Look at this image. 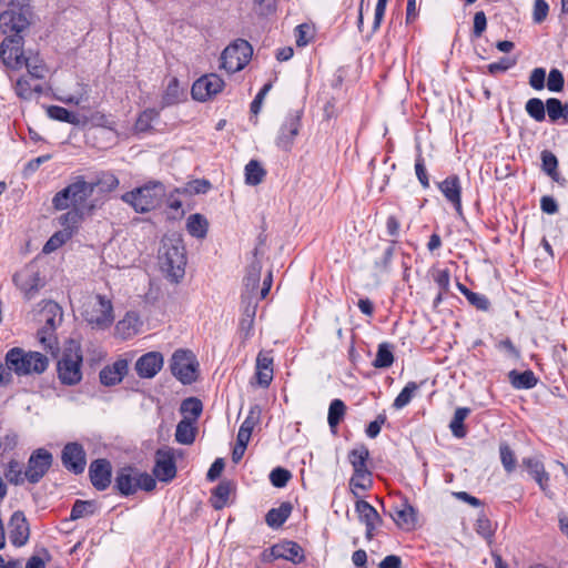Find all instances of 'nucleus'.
<instances>
[{
  "instance_id": "nucleus-1",
  "label": "nucleus",
  "mask_w": 568,
  "mask_h": 568,
  "mask_svg": "<svg viewBox=\"0 0 568 568\" xmlns=\"http://www.w3.org/2000/svg\"><path fill=\"white\" fill-rule=\"evenodd\" d=\"M161 271L172 283H179L185 274L186 254L182 239L165 236L159 250Z\"/></svg>"
},
{
  "instance_id": "nucleus-2",
  "label": "nucleus",
  "mask_w": 568,
  "mask_h": 568,
  "mask_svg": "<svg viewBox=\"0 0 568 568\" xmlns=\"http://www.w3.org/2000/svg\"><path fill=\"white\" fill-rule=\"evenodd\" d=\"M80 314L94 329H106L114 322L112 301L101 294L85 296Z\"/></svg>"
},
{
  "instance_id": "nucleus-3",
  "label": "nucleus",
  "mask_w": 568,
  "mask_h": 568,
  "mask_svg": "<svg viewBox=\"0 0 568 568\" xmlns=\"http://www.w3.org/2000/svg\"><path fill=\"white\" fill-rule=\"evenodd\" d=\"M6 365L18 376L41 374L48 365V357L39 352H26L23 348L13 347L4 357Z\"/></svg>"
},
{
  "instance_id": "nucleus-4",
  "label": "nucleus",
  "mask_w": 568,
  "mask_h": 568,
  "mask_svg": "<svg viewBox=\"0 0 568 568\" xmlns=\"http://www.w3.org/2000/svg\"><path fill=\"white\" fill-rule=\"evenodd\" d=\"M165 195V187L160 182H150L124 193L121 199L136 212L145 213L160 206Z\"/></svg>"
},
{
  "instance_id": "nucleus-5",
  "label": "nucleus",
  "mask_w": 568,
  "mask_h": 568,
  "mask_svg": "<svg viewBox=\"0 0 568 568\" xmlns=\"http://www.w3.org/2000/svg\"><path fill=\"white\" fill-rule=\"evenodd\" d=\"M30 0H11L0 13V30L3 34H20L30 24Z\"/></svg>"
},
{
  "instance_id": "nucleus-6",
  "label": "nucleus",
  "mask_w": 568,
  "mask_h": 568,
  "mask_svg": "<svg viewBox=\"0 0 568 568\" xmlns=\"http://www.w3.org/2000/svg\"><path fill=\"white\" fill-rule=\"evenodd\" d=\"M91 195L92 186L82 176H78L71 184L53 196L52 204L59 211L69 207L79 210Z\"/></svg>"
},
{
  "instance_id": "nucleus-7",
  "label": "nucleus",
  "mask_w": 568,
  "mask_h": 568,
  "mask_svg": "<svg viewBox=\"0 0 568 568\" xmlns=\"http://www.w3.org/2000/svg\"><path fill=\"white\" fill-rule=\"evenodd\" d=\"M62 315V308L58 303L48 301L43 304L41 317L44 321V325L39 329L38 336L43 347L50 352H54L58 347L54 331L61 324Z\"/></svg>"
},
{
  "instance_id": "nucleus-8",
  "label": "nucleus",
  "mask_w": 568,
  "mask_h": 568,
  "mask_svg": "<svg viewBox=\"0 0 568 568\" xmlns=\"http://www.w3.org/2000/svg\"><path fill=\"white\" fill-rule=\"evenodd\" d=\"M253 50L251 44L239 39L227 45L221 54V68L227 73H235L244 69L251 60Z\"/></svg>"
},
{
  "instance_id": "nucleus-9",
  "label": "nucleus",
  "mask_w": 568,
  "mask_h": 568,
  "mask_svg": "<svg viewBox=\"0 0 568 568\" xmlns=\"http://www.w3.org/2000/svg\"><path fill=\"white\" fill-rule=\"evenodd\" d=\"M170 369L182 384L190 385L197 378L199 363L191 351L178 349L171 357Z\"/></svg>"
},
{
  "instance_id": "nucleus-10",
  "label": "nucleus",
  "mask_w": 568,
  "mask_h": 568,
  "mask_svg": "<svg viewBox=\"0 0 568 568\" xmlns=\"http://www.w3.org/2000/svg\"><path fill=\"white\" fill-rule=\"evenodd\" d=\"M82 353L80 347H70L58 362V377L64 385H77L82 379Z\"/></svg>"
},
{
  "instance_id": "nucleus-11",
  "label": "nucleus",
  "mask_w": 568,
  "mask_h": 568,
  "mask_svg": "<svg viewBox=\"0 0 568 568\" xmlns=\"http://www.w3.org/2000/svg\"><path fill=\"white\" fill-rule=\"evenodd\" d=\"M23 38L20 34L7 36L0 44V60L11 70H20L24 62Z\"/></svg>"
},
{
  "instance_id": "nucleus-12",
  "label": "nucleus",
  "mask_w": 568,
  "mask_h": 568,
  "mask_svg": "<svg viewBox=\"0 0 568 568\" xmlns=\"http://www.w3.org/2000/svg\"><path fill=\"white\" fill-rule=\"evenodd\" d=\"M52 454L44 448L34 450L29 457L24 477L31 484H37L48 473L52 465Z\"/></svg>"
},
{
  "instance_id": "nucleus-13",
  "label": "nucleus",
  "mask_w": 568,
  "mask_h": 568,
  "mask_svg": "<svg viewBox=\"0 0 568 568\" xmlns=\"http://www.w3.org/2000/svg\"><path fill=\"white\" fill-rule=\"evenodd\" d=\"M13 282L27 300H32L43 286L40 273L33 266H27L16 273Z\"/></svg>"
},
{
  "instance_id": "nucleus-14",
  "label": "nucleus",
  "mask_w": 568,
  "mask_h": 568,
  "mask_svg": "<svg viewBox=\"0 0 568 568\" xmlns=\"http://www.w3.org/2000/svg\"><path fill=\"white\" fill-rule=\"evenodd\" d=\"M224 88V81L220 75L210 73L197 79L192 85V97L197 101H206L220 93Z\"/></svg>"
},
{
  "instance_id": "nucleus-15",
  "label": "nucleus",
  "mask_w": 568,
  "mask_h": 568,
  "mask_svg": "<svg viewBox=\"0 0 568 568\" xmlns=\"http://www.w3.org/2000/svg\"><path fill=\"white\" fill-rule=\"evenodd\" d=\"M153 474L160 481H170L176 475L174 456L170 449H158L155 453V464Z\"/></svg>"
},
{
  "instance_id": "nucleus-16",
  "label": "nucleus",
  "mask_w": 568,
  "mask_h": 568,
  "mask_svg": "<svg viewBox=\"0 0 568 568\" xmlns=\"http://www.w3.org/2000/svg\"><path fill=\"white\" fill-rule=\"evenodd\" d=\"M62 464L63 466L74 473L81 474L84 471L87 459L83 447L78 443H69L62 450Z\"/></svg>"
},
{
  "instance_id": "nucleus-17",
  "label": "nucleus",
  "mask_w": 568,
  "mask_h": 568,
  "mask_svg": "<svg viewBox=\"0 0 568 568\" xmlns=\"http://www.w3.org/2000/svg\"><path fill=\"white\" fill-rule=\"evenodd\" d=\"M301 116L297 112L290 113L283 122L277 139L276 145L284 151L291 150L294 139L300 132Z\"/></svg>"
},
{
  "instance_id": "nucleus-18",
  "label": "nucleus",
  "mask_w": 568,
  "mask_h": 568,
  "mask_svg": "<svg viewBox=\"0 0 568 568\" xmlns=\"http://www.w3.org/2000/svg\"><path fill=\"white\" fill-rule=\"evenodd\" d=\"M29 525L26 516L21 511H16L12 514L9 523V538L10 541L17 546L21 547L27 544L29 539Z\"/></svg>"
},
{
  "instance_id": "nucleus-19",
  "label": "nucleus",
  "mask_w": 568,
  "mask_h": 568,
  "mask_svg": "<svg viewBox=\"0 0 568 568\" xmlns=\"http://www.w3.org/2000/svg\"><path fill=\"white\" fill-rule=\"evenodd\" d=\"M163 366V356L159 352L142 355L135 363V371L142 378L154 377Z\"/></svg>"
},
{
  "instance_id": "nucleus-20",
  "label": "nucleus",
  "mask_w": 568,
  "mask_h": 568,
  "mask_svg": "<svg viewBox=\"0 0 568 568\" xmlns=\"http://www.w3.org/2000/svg\"><path fill=\"white\" fill-rule=\"evenodd\" d=\"M111 464L106 459L93 460L89 468L91 483L98 490H104L111 484Z\"/></svg>"
},
{
  "instance_id": "nucleus-21",
  "label": "nucleus",
  "mask_w": 568,
  "mask_h": 568,
  "mask_svg": "<svg viewBox=\"0 0 568 568\" xmlns=\"http://www.w3.org/2000/svg\"><path fill=\"white\" fill-rule=\"evenodd\" d=\"M438 189L445 199L452 203L458 214L462 213V185L457 175H449L438 183Z\"/></svg>"
},
{
  "instance_id": "nucleus-22",
  "label": "nucleus",
  "mask_w": 568,
  "mask_h": 568,
  "mask_svg": "<svg viewBox=\"0 0 568 568\" xmlns=\"http://www.w3.org/2000/svg\"><path fill=\"white\" fill-rule=\"evenodd\" d=\"M114 488L123 496L136 493V469L133 467L121 468L115 476Z\"/></svg>"
},
{
  "instance_id": "nucleus-23",
  "label": "nucleus",
  "mask_w": 568,
  "mask_h": 568,
  "mask_svg": "<svg viewBox=\"0 0 568 568\" xmlns=\"http://www.w3.org/2000/svg\"><path fill=\"white\" fill-rule=\"evenodd\" d=\"M128 373V362L118 359L112 365H108L100 372V382L105 386L119 384Z\"/></svg>"
},
{
  "instance_id": "nucleus-24",
  "label": "nucleus",
  "mask_w": 568,
  "mask_h": 568,
  "mask_svg": "<svg viewBox=\"0 0 568 568\" xmlns=\"http://www.w3.org/2000/svg\"><path fill=\"white\" fill-rule=\"evenodd\" d=\"M274 558H282L292 562H301L304 559L302 547L295 541H283L271 549Z\"/></svg>"
},
{
  "instance_id": "nucleus-25",
  "label": "nucleus",
  "mask_w": 568,
  "mask_h": 568,
  "mask_svg": "<svg viewBox=\"0 0 568 568\" xmlns=\"http://www.w3.org/2000/svg\"><path fill=\"white\" fill-rule=\"evenodd\" d=\"M394 521L398 527L402 528H413L416 524V511L412 505L407 503V500H402L398 505H396L390 513Z\"/></svg>"
},
{
  "instance_id": "nucleus-26",
  "label": "nucleus",
  "mask_w": 568,
  "mask_h": 568,
  "mask_svg": "<svg viewBox=\"0 0 568 568\" xmlns=\"http://www.w3.org/2000/svg\"><path fill=\"white\" fill-rule=\"evenodd\" d=\"M523 466L526 467L540 489L546 493L548 490L549 475L545 470L544 464L538 458L528 457L523 459Z\"/></svg>"
},
{
  "instance_id": "nucleus-27",
  "label": "nucleus",
  "mask_w": 568,
  "mask_h": 568,
  "mask_svg": "<svg viewBox=\"0 0 568 568\" xmlns=\"http://www.w3.org/2000/svg\"><path fill=\"white\" fill-rule=\"evenodd\" d=\"M139 316L133 312H129L121 321L116 323L115 334L120 336L122 339H126L139 332Z\"/></svg>"
},
{
  "instance_id": "nucleus-28",
  "label": "nucleus",
  "mask_w": 568,
  "mask_h": 568,
  "mask_svg": "<svg viewBox=\"0 0 568 568\" xmlns=\"http://www.w3.org/2000/svg\"><path fill=\"white\" fill-rule=\"evenodd\" d=\"M292 513V505L290 503H282L280 507L272 508L265 516V521L271 528H280L290 517Z\"/></svg>"
},
{
  "instance_id": "nucleus-29",
  "label": "nucleus",
  "mask_w": 568,
  "mask_h": 568,
  "mask_svg": "<svg viewBox=\"0 0 568 568\" xmlns=\"http://www.w3.org/2000/svg\"><path fill=\"white\" fill-rule=\"evenodd\" d=\"M16 94L23 100H31L34 94L43 92L41 84H33L26 75L20 77L14 84Z\"/></svg>"
},
{
  "instance_id": "nucleus-30",
  "label": "nucleus",
  "mask_w": 568,
  "mask_h": 568,
  "mask_svg": "<svg viewBox=\"0 0 568 568\" xmlns=\"http://www.w3.org/2000/svg\"><path fill=\"white\" fill-rule=\"evenodd\" d=\"M209 222L199 213L191 214L186 220V230L193 237L204 239L207 234Z\"/></svg>"
},
{
  "instance_id": "nucleus-31",
  "label": "nucleus",
  "mask_w": 568,
  "mask_h": 568,
  "mask_svg": "<svg viewBox=\"0 0 568 568\" xmlns=\"http://www.w3.org/2000/svg\"><path fill=\"white\" fill-rule=\"evenodd\" d=\"M23 67L27 68L29 77L33 80L44 79L48 73L47 65L38 54L26 57Z\"/></svg>"
},
{
  "instance_id": "nucleus-32",
  "label": "nucleus",
  "mask_w": 568,
  "mask_h": 568,
  "mask_svg": "<svg viewBox=\"0 0 568 568\" xmlns=\"http://www.w3.org/2000/svg\"><path fill=\"white\" fill-rule=\"evenodd\" d=\"M189 416H185L176 426L175 440L182 445H190L195 439V427Z\"/></svg>"
},
{
  "instance_id": "nucleus-33",
  "label": "nucleus",
  "mask_w": 568,
  "mask_h": 568,
  "mask_svg": "<svg viewBox=\"0 0 568 568\" xmlns=\"http://www.w3.org/2000/svg\"><path fill=\"white\" fill-rule=\"evenodd\" d=\"M509 381L511 385L517 389H530L535 387L538 382L537 377L531 371H525L521 373L511 371L509 373Z\"/></svg>"
},
{
  "instance_id": "nucleus-34",
  "label": "nucleus",
  "mask_w": 568,
  "mask_h": 568,
  "mask_svg": "<svg viewBox=\"0 0 568 568\" xmlns=\"http://www.w3.org/2000/svg\"><path fill=\"white\" fill-rule=\"evenodd\" d=\"M88 184L92 186V193L95 189L100 192L108 193L118 187L119 180L113 173L102 172L94 181L88 182Z\"/></svg>"
},
{
  "instance_id": "nucleus-35",
  "label": "nucleus",
  "mask_w": 568,
  "mask_h": 568,
  "mask_svg": "<svg viewBox=\"0 0 568 568\" xmlns=\"http://www.w3.org/2000/svg\"><path fill=\"white\" fill-rule=\"evenodd\" d=\"M470 414V409L467 407H458L449 423V429L456 438H464L467 434L464 426L465 419Z\"/></svg>"
},
{
  "instance_id": "nucleus-36",
  "label": "nucleus",
  "mask_w": 568,
  "mask_h": 568,
  "mask_svg": "<svg viewBox=\"0 0 568 568\" xmlns=\"http://www.w3.org/2000/svg\"><path fill=\"white\" fill-rule=\"evenodd\" d=\"M245 183L247 185L255 186L263 182L266 171L263 169L261 163L256 160H251L244 169Z\"/></svg>"
},
{
  "instance_id": "nucleus-37",
  "label": "nucleus",
  "mask_w": 568,
  "mask_h": 568,
  "mask_svg": "<svg viewBox=\"0 0 568 568\" xmlns=\"http://www.w3.org/2000/svg\"><path fill=\"white\" fill-rule=\"evenodd\" d=\"M47 114L50 119L55 121L65 122L73 125H79L81 123L78 114L70 112L63 106L51 105L47 109Z\"/></svg>"
},
{
  "instance_id": "nucleus-38",
  "label": "nucleus",
  "mask_w": 568,
  "mask_h": 568,
  "mask_svg": "<svg viewBox=\"0 0 568 568\" xmlns=\"http://www.w3.org/2000/svg\"><path fill=\"white\" fill-rule=\"evenodd\" d=\"M497 529V524H494L484 513L479 514L475 523L476 532L484 539L491 544Z\"/></svg>"
},
{
  "instance_id": "nucleus-39",
  "label": "nucleus",
  "mask_w": 568,
  "mask_h": 568,
  "mask_svg": "<svg viewBox=\"0 0 568 568\" xmlns=\"http://www.w3.org/2000/svg\"><path fill=\"white\" fill-rule=\"evenodd\" d=\"M546 111L552 122H556L561 118L568 121V103L562 104L559 99H548L546 101Z\"/></svg>"
},
{
  "instance_id": "nucleus-40",
  "label": "nucleus",
  "mask_w": 568,
  "mask_h": 568,
  "mask_svg": "<svg viewBox=\"0 0 568 568\" xmlns=\"http://www.w3.org/2000/svg\"><path fill=\"white\" fill-rule=\"evenodd\" d=\"M373 485L372 473L369 470L354 473L349 479V489L355 497H358L357 489H369Z\"/></svg>"
},
{
  "instance_id": "nucleus-41",
  "label": "nucleus",
  "mask_w": 568,
  "mask_h": 568,
  "mask_svg": "<svg viewBox=\"0 0 568 568\" xmlns=\"http://www.w3.org/2000/svg\"><path fill=\"white\" fill-rule=\"evenodd\" d=\"M368 457L369 452L365 446H361L351 450L348 454V459L354 473L368 470L366 465Z\"/></svg>"
},
{
  "instance_id": "nucleus-42",
  "label": "nucleus",
  "mask_w": 568,
  "mask_h": 568,
  "mask_svg": "<svg viewBox=\"0 0 568 568\" xmlns=\"http://www.w3.org/2000/svg\"><path fill=\"white\" fill-rule=\"evenodd\" d=\"M72 236L70 227L55 232L44 244L42 252L50 254L61 247Z\"/></svg>"
},
{
  "instance_id": "nucleus-43",
  "label": "nucleus",
  "mask_w": 568,
  "mask_h": 568,
  "mask_svg": "<svg viewBox=\"0 0 568 568\" xmlns=\"http://www.w3.org/2000/svg\"><path fill=\"white\" fill-rule=\"evenodd\" d=\"M346 406L342 399L335 398L331 402L328 407L327 422L332 429L336 428L337 425L344 418Z\"/></svg>"
},
{
  "instance_id": "nucleus-44",
  "label": "nucleus",
  "mask_w": 568,
  "mask_h": 568,
  "mask_svg": "<svg viewBox=\"0 0 568 568\" xmlns=\"http://www.w3.org/2000/svg\"><path fill=\"white\" fill-rule=\"evenodd\" d=\"M355 510L364 524L378 523L381 520L376 509L365 500H357Z\"/></svg>"
},
{
  "instance_id": "nucleus-45",
  "label": "nucleus",
  "mask_w": 568,
  "mask_h": 568,
  "mask_svg": "<svg viewBox=\"0 0 568 568\" xmlns=\"http://www.w3.org/2000/svg\"><path fill=\"white\" fill-rule=\"evenodd\" d=\"M394 363V355L392 352V346L387 343H382L378 345L376 357L373 362V366L376 368H387L392 366Z\"/></svg>"
},
{
  "instance_id": "nucleus-46",
  "label": "nucleus",
  "mask_w": 568,
  "mask_h": 568,
  "mask_svg": "<svg viewBox=\"0 0 568 568\" xmlns=\"http://www.w3.org/2000/svg\"><path fill=\"white\" fill-rule=\"evenodd\" d=\"M97 505L91 500H77L72 507L70 518L72 520H77L80 518H84L91 516L95 513Z\"/></svg>"
},
{
  "instance_id": "nucleus-47",
  "label": "nucleus",
  "mask_w": 568,
  "mask_h": 568,
  "mask_svg": "<svg viewBox=\"0 0 568 568\" xmlns=\"http://www.w3.org/2000/svg\"><path fill=\"white\" fill-rule=\"evenodd\" d=\"M232 491V485L230 481H221L215 489L213 490V497L215 498L213 501V507L215 509L223 508L229 499V496Z\"/></svg>"
},
{
  "instance_id": "nucleus-48",
  "label": "nucleus",
  "mask_w": 568,
  "mask_h": 568,
  "mask_svg": "<svg viewBox=\"0 0 568 568\" xmlns=\"http://www.w3.org/2000/svg\"><path fill=\"white\" fill-rule=\"evenodd\" d=\"M526 112L537 122H541L546 118V103L538 98H531L526 102Z\"/></svg>"
},
{
  "instance_id": "nucleus-49",
  "label": "nucleus",
  "mask_w": 568,
  "mask_h": 568,
  "mask_svg": "<svg viewBox=\"0 0 568 568\" xmlns=\"http://www.w3.org/2000/svg\"><path fill=\"white\" fill-rule=\"evenodd\" d=\"M418 390V385L415 382H408L402 392L397 395L393 406L396 409H402L409 404L415 393Z\"/></svg>"
},
{
  "instance_id": "nucleus-50",
  "label": "nucleus",
  "mask_w": 568,
  "mask_h": 568,
  "mask_svg": "<svg viewBox=\"0 0 568 568\" xmlns=\"http://www.w3.org/2000/svg\"><path fill=\"white\" fill-rule=\"evenodd\" d=\"M7 480L13 485H21L27 480L24 471L21 469V465L18 460H10L4 474Z\"/></svg>"
},
{
  "instance_id": "nucleus-51",
  "label": "nucleus",
  "mask_w": 568,
  "mask_h": 568,
  "mask_svg": "<svg viewBox=\"0 0 568 568\" xmlns=\"http://www.w3.org/2000/svg\"><path fill=\"white\" fill-rule=\"evenodd\" d=\"M203 409L202 403L200 399L195 397L186 398L182 402L181 412L185 415H189L192 422H195L197 417L201 415Z\"/></svg>"
},
{
  "instance_id": "nucleus-52",
  "label": "nucleus",
  "mask_w": 568,
  "mask_h": 568,
  "mask_svg": "<svg viewBox=\"0 0 568 568\" xmlns=\"http://www.w3.org/2000/svg\"><path fill=\"white\" fill-rule=\"evenodd\" d=\"M541 162H542L541 168H542L544 172L546 174H548L550 178H552L554 180H557L558 160H557L556 155L552 152L545 150L541 152Z\"/></svg>"
},
{
  "instance_id": "nucleus-53",
  "label": "nucleus",
  "mask_w": 568,
  "mask_h": 568,
  "mask_svg": "<svg viewBox=\"0 0 568 568\" xmlns=\"http://www.w3.org/2000/svg\"><path fill=\"white\" fill-rule=\"evenodd\" d=\"M159 116L155 109H146L140 113L136 122L135 130L139 132H146L151 129L152 122Z\"/></svg>"
},
{
  "instance_id": "nucleus-54",
  "label": "nucleus",
  "mask_w": 568,
  "mask_h": 568,
  "mask_svg": "<svg viewBox=\"0 0 568 568\" xmlns=\"http://www.w3.org/2000/svg\"><path fill=\"white\" fill-rule=\"evenodd\" d=\"M500 460L507 473H513L516 467V456L508 444L501 443L499 446Z\"/></svg>"
},
{
  "instance_id": "nucleus-55",
  "label": "nucleus",
  "mask_w": 568,
  "mask_h": 568,
  "mask_svg": "<svg viewBox=\"0 0 568 568\" xmlns=\"http://www.w3.org/2000/svg\"><path fill=\"white\" fill-rule=\"evenodd\" d=\"M181 91L179 88L178 79L173 78L170 80L166 90L163 94V103L165 105H171L176 103L180 100Z\"/></svg>"
},
{
  "instance_id": "nucleus-56",
  "label": "nucleus",
  "mask_w": 568,
  "mask_h": 568,
  "mask_svg": "<svg viewBox=\"0 0 568 568\" xmlns=\"http://www.w3.org/2000/svg\"><path fill=\"white\" fill-rule=\"evenodd\" d=\"M565 85V79L560 70L551 69L548 74L547 88L551 92L562 91Z\"/></svg>"
},
{
  "instance_id": "nucleus-57",
  "label": "nucleus",
  "mask_w": 568,
  "mask_h": 568,
  "mask_svg": "<svg viewBox=\"0 0 568 568\" xmlns=\"http://www.w3.org/2000/svg\"><path fill=\"white\" fill-rule=\"evenodd\" d=\"M292 475L287 469L277 467L270 474V480L274 487L282 488L286 486Z\"/></svg>"
},
{
  "instance_id": "nucleus-58",
  "label": "nucleus",
  "mask_w": 568,
  "mask_h": 568,
  "mask_svg": "<svg viewBox=\"0 0 568 568\" xmlns=\"http://www.w3.org/2000/svg\"><path fill=\"white\" fill-rule=\"evenodd\" d=\"M415 172L418 181L420 182L424 189L429 187V179L425 166L424 158L418 154L415 160Z\"/></svg>"
},
{
  "instance_id": "nucleus-59",
  "label": "nucleus",
  "mask_w": 568,
  "mask_h": 568,
  "mask_svg": "<svg viewBox=\"0 0 568 568\" xmlns=\"http://www.w3.org/2000/svg\"><path fill=\"white\" fill-rule=\"evenodd\" d=\"M156 481L148 473H142L136 469V489H143L145 491H151L155 488Z\"/></svg>"
},
{
  "instance_id": "nucleus-60",
  "label": "nucleus",
  "mask_w": 568,
  "mask_h": 568,
  "mask_svg": "<svg viewBox=\"0 0 568 568\" xmlns=\"http://www.w3.org/2000/svg\"><path fill=\"white\" fill-rule=\"evenodd\" d=\"M261 277V267L257 264H252L245 276V286L252 291L258 286Z\"/></svg>"
},
{
  "instance_id": "nucleus-61",
  "label": "nucleus",
  "mask_w": 568,
  "mask_h": 568,
  "mask_svg": "<svg viewBox=\"0 0 568 568\" xmlns=\"http://www.w3.org/2000/svg\"><path fill=\"white\" fill-rule=\"evenodd\" d=\"M546 71L542 68H536L531 71L529 77V84L535 90H542L545 88Z\"/></svg>"
},
{
  "instance_id": "nucleus-62",
  "label": "nucleus",
  "mask_w": 568,
  "mask_h": 568,
  "mask_svg": "<svg viewBox=\"0 0 568 568\" xmlns=\"http://www.w3.org/2000/svg\"><path fill=\"white\" fill-rule=\"evenodd\" d=\"M260 419V409L258 407H254L250 410L247 417L242 423L240 430H245L246 433L252 434L255 425L258 423Z\"/></svg>"
},
{
  "instance_id": "nucleus-63",
  "label": "nucleus",
  "mask_w": 568,
  "mask_h": 568,
  "mask_svg": "<svg viewBox=\"0 0 568 568\" xmlns=\"http://www.w3.org/2000/svg\"><path fill=\"white\" fill-rule=\"evenodd\" d=\"M466 298L477 310L487 311L489 308V300L484 294L470 292Z\"/></svg>"
},
{
  "instance_id": "nucleus-64",
  "label": "nucleus",
  "mask_w": 568,
  "mask_h": 568,
  "mask_svg": "<svg viewBox=\"0 0 568 568\" xmlns=\"http://www.w3.org/2000/svg\"><path fill=\"white\" fill-rule=\"evenodd\" d=\"M549 11V6L545 0H535L534 3V21L536 23L542 22Z\"/></svg>"
}]
</instances>
